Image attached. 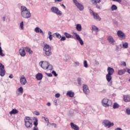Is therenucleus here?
Returning a JSON list of instances; mask_svg holds the SVG:
<instances>
[{
	"instance_id": "obj_1",
	"label": "nucleus",
	"mask_w": 130,
	"mask_h": 130,
	"mask_svg": "<svg viewBox=\"0 0 130 130\" xmlns=\"http://www.w3.org/2000/svg\"><path fill=\"white\" fill-rule=\"evenodd\" d=\"M73 34L74 35V37L70 35V34L68 32H64V35L66 38H74V39H76V40H78L81 45H84V42L83 41V40L80 37V36L77 34V32H73Z\"/></svg>"
},
{
	"instance_id": "obj_58",
	"label": "nucleus",
	"mask_w": 130,
	"mask_h": 130,
	"mask_svg": "<svg viewBox=\"0 0 130 130\" xmlns=\"http://www.w3.org/2000/svg\"><path fill=\"white\" fill-rule=\"evenodd\" d=\"M74 3L75 4V5H76V4H77L78 2V1H77V0H73Z\"/></svg>"
},
{
	"instance_id": "obj_17",
	"label": "nucleus",
	"mask_w": 130,
	"mask_h": 130,
	"mask_svg": "<svg viewBox=\"0 0 130 130\" xmlns=\"http://www.w3.org/2000/svg\"><path fill=\"white\" fill-rule=\"evenodd\" d=\"M75 5L76 6L77 8L79 9V11H83L84 10V6L79 3V2H77V3H76Z\"/></svg>"
},
{
	"instance_id": "obj_23",
	"label": "nucleus",
	"mask_w": 130,
	"mask_h": 130,
	"mask_svg": "<svg viewBox=\"0 0 130 130\" xmlns=\"http://www.w3.org/2000/svg\"><path fill=\"white\" fill-rule=\"evenodd\" d=\"M35 31L36 33H40V34H44L43 31L42 30V29H41V28L38 27H37L35 28Z\"/></svg>"
},
{
	"instance_id": "obj_24",
	"label": "nucleus",
	"mask_w": 130,
	"mask_h": 130,
	"mask_svg": "<svg viewBox=\"0 0 130 130\" xmlns=\"http://www.w3.org/2000/svg\"><path fill=\"white\" fill-rule=\"evenodd\" d=\"M67 96H69V97H71V98H73L74 96H75V93L72 91L71 90L68 91L67 93Z\"/></svg>"
},
{
	"instance_id": "obj_11",
	"label": "nucleus",
	"mask_w": 130,
	"mask_h": 130,
	"mask_svg": "<svg viewBox=\"0 0 130 130\" xmlns=\"http://www.w3.org/2000/svg\"><path fill=\"white\" fill-rule=\"evenodd\" d=\"M6 75V71L5 70V66L3 63H0V76L1 77L5 76Z\"/></svg>"
},
{
	"instance_id": "obj_32",
	"label": "nucleus",
	"mask_w": 130,
	"mask_h": 130,
	"mask_svg": "<svg viewBox=\"0 0 130 130\" xmlns=\"http://www.w3.org/2000/svg\"><path fill=\"white\" fill-rule=\"evenodd\" d=\"M111 9L112 11H116V10H117V6H116L115 5H113L111 6Z\"/></svg>"
},
{
	"instance_id": "obj_9",
	"label": "nucleus",
	"mask_w": 130,
	"mask_h": 130,
	"mask_svg": "<svg viewBox=\"0 0 130 130\" xmlns=\"http://www.w3.org/2000/svg\"><path fill=\"white\" fill-rule=\"evenodd\" d=\"M39 66H40L43 70H47L48 69V62L46 61H41L39 62Z\"/></svg>"
},
{
	"instance_id": "obj_61",
	"label": "nucleus",
	"mask_w": 130,
	"mask_h": 130,
	"mask_svg": "<svg viewBox=\"0 0 130 130\" xmlns=\"http://www.w3.org/2000/svg\"><path fill=\"white\" fill-rule=\"evenodd\" d=\"M55 2H62V0H54Z\"/></svg>"
},
{
	"instance_id": "obj_49",
	"label": "nucleus",
	"mask_w": 130,
	"mask_h": 130,
	"mask_svg": "<svg viewBox=\"0 0 130 130\" xmlns=\"http://www.w3.org/2000/svg\"><path fill=\"white\" fill-rule=\"evenodd\" d=\"M45 74L47 76H48V77H52V74L51 73H46Z\"/></svg>"
},
{
	"instance_id": "obj_50",
	"label": "nucleus",
	"mask_w": 130,
	"mask_h": 130,
	"mask_svg": "<svg viewBox=\"0 0 130 130\" xmlns=\"http://www.w3.org/2000/svg\"><path fill=\"white\" fill-rule=\"evenodd\" d=\"M53 102L54 105H55V106H57V100H55Z\"/></svg>"
},
{
	"instance_id": "obj_21",
	"label": "nucleus",
	"mask_w": 130,
	"mask_h": 130,
	"mask_svg": "<svg viewBox=\"0 0 130 130\" xmlns=\"http://www.w3.org/2000/svg\"><path fill=\"white\" fill-rule=\"evenodd\" d=\"M126 72V70L125 69L119 70L118 71V75H119V76H122V75H124V74H125Z\"/></svg>"
},
{
	"instance_id": "obj_56",
	"label": "nucleus",
	"mask_w": 130,
	"mask_h": 130,
	"mask_svg": "<svg viewBox=\"0 0 130 130\" xmlns=\"http://www.w3.org/2000/svg\"><path fill=\"white\" fill-rule=\"evenodd\" d=\"M122 66L124 67H126V63L125 62L123 61V63H122Z\"/></svg>"
},
{
	"instance_id": "obj_36",
	"label": "nucleus",
	"mask_w": 130,
	"mask_h": 130,
	"mask_svg": "<svg viewBox=\"0 0 130 130\" xmlns=\"http://www.w3.org/2000/svg\"><path fill=\"white\" fill-rule=\"evenodd\" d=\"M18 92H20L21 94H23V92H24V89H23L22 87H20L18 89Z\"/></svg>"
},
{
	"instance_id": "obj_14",
	"label": "nucleus",
	"mask_w": 130,
	"mask_h": 130,
	"mask_svg": "<svg viewBox=\"0 0 130 130\" xmlns=\"http://www.w3.org/2000/svg\"><path fill=\"white\" fill-rule=\"evenodd\" d=\"M20 82L21 85H26L27 83V79H26V77L24 76L20 77Z\"/></svg>"
},
{
	"instance_id": "obj_20",
	"label": "nucleus",
	"mask_w": 130,
	"mask_h": 130,
	"mask_svg": "<svg viewBox=\"0 0 130 130\" xmlns=\"http://www.w3.org/2000/svg\"><path fill=\"white\" fill-rule=\"evenodd\" d=\"M36 78L38 81H41L42 78H43V75L42 73H38L36 76Z\"/></svg>"
},
{
	"instance_id": "obj_39",
	"label": "nucleus",
	"mask_w": 130,
	"mask_h": 130,
	"mask_svg": "<svg viewBox=\"0 0 130 130\" xmlns=\"http://www.w3.org/2000/svg\"><path fill=\"white\" fill-rule=\"evenodd\" d=\"M48 69L50 70L51 71V70H53V67H52V65L49 64V63H48Z\"/></svg>"
},
{
	"instance_id": "obj_12",
	"label": "nucleus",
	"mask_w": 130,
	"mask_h": 130,
	"mask_svg": "<svg viewBox=\"0 0 130 130\" xmlns=\"http://www.w3.org/2000/svg\"><path fill=\"white\" fill-rule=\"evenodd\" d=\"M107 40L109 43L112 45H114V44L115 43V40H114V39H113L112 36H108Z\"/></svg>"
},
{
	"instance_id": "obj_57",
	"label": "nucleus",
	"mask_w": 130,
	"mask_h": 130,
	"mask_svg": "<svg viewBox=\"0 0 130 130\" xmlns=\"http://www.w3.org/2000/svg\"><path fill=\"white\" fill-rule=\"evenodd\" d=\"M48 34L49 36H52V33L51 32V31H48Z\"/></svg>"
},
{
	"instance_id": "obj_15",
	"label": "nucleus",
	"mask_w": 130,
	"mask_h": 130,
	"mask_svg": "<svg viewBox=\"0 0 130 130\" xmlns=\"http://www.w3.org/2000/svg\"><path fill=\"white\" fill-rule=\"evenodd\" d=\"M91 13L95 20H99V21H100L101 20V18H100V17H99V15H98L97 13H94L93 11H91Z\"/></svg>"
},
{
	"instance_id": "obj_44",
	"label": "nucleus",
	"mask_w": 130,
	"mask_h": 130,
	"mask_svg": "<svg viewBox=\"0 0 130 130\" xmlns=\"http://www.w3.org/2000/svg\"><path fill=\"white\" fill-rule=\"evenodd\" d=\"M42 118H44V120L47 122V123H49V120L48 119V118H46L45 117H42Z\"/></svg>"
},
{
	"instance_id": "obj_28",
	"label": "nucleus",
	"mask_w": 130,
	"mask_h": 130,
	"mask_svg": "<svg viewBox=\"0 0 130 130\" xmlns=\"http://www.w3.org/2000/svg\"><path fill=\"white\" fill-rule=\"evenodd\" d=\"M33 120H35V121L34 122V125H35L34 127H38L37 126L38 125V119L34 117L33 118Z\"/></svg>"
},
{
	"instance_id": "obj_37",
	"label": "nucleus",
	"mask_w": 130,
	"mask_h": 130,
	"mask_svg": "<svg viewBox=\"0 0 130 130\" xmlns=\"http://www.w3.org/2000/svg\"><path fill=\"white\" fill-rule=\"evenodd\" d=\"M20 27L21 30H24V22L22 21L20 23Z\"/></svg>"
},
{
	"instance_id": "obj_27",
	"label": "nucleus",
	"mask_w": 130,
	"mask_h": 130,
	"mask_svg": "<svg viewBox=\"0 0 130 130\" xmlns=\"http://www.w3.org/2000/svg\"><path fill=\"white\" fill-rule=\"evenodd\" d=\"M27 11H29V10H28L27 9V8H26V7L25 6H21V14H22V13H24L25 12H27Z\"/></svg>"
},
{
	"instance_id": "obj_41",
	"label": "nucleus",
	"mask_w": 130,
	"mask_h": 130,
	"mask_svg": "<svg viewBox=\"0 0 130 130\" xmlns=\"http://www.w3.org/2000/svg\"><path fill=\"white\" fill-rule=\"evenodd\" d=\"M84 67L85 68H88V63L87 62V60L84 61Z\"/></svg>"
},
{
	"instance_id": "obj_13",
	"label": "nucleus",
	"mask_w": 130,
	"mask_h": 130,
	"mask_svg": "<svg viewBox=\"0 0 130 130\" xmlns=\"http://www.w3.org/2000/svg\"><path fill=\"white\" fill-rule=\"evenodd\" d=\"M83 90L84 94H86V95H88V94L90 93V90H89V87H88V85L86 84H84L83 85Z\"/></svg>"
},
{
	"instance_id": "obj_62",
	"label": "nucleus",
	"mask_w": 130,
	"mask_h": 130,
	"mask_svg": "<svg viewBox=\"0 0 130 130\" xmlns=\"http://www.w3.org/2000/svg\"><path fill=\"white\" fill-rule=\"evenodd\" d=\"M127 73H128V74H130V69H127Z\"/></svg>"
},
{
	"instance_id": "obj_29",
	"label": "nucleus",
	"mask_w": 130,
	"mask_h": 130,
	"mask_svg": "<svg viewBox=\"0 0 130 130\" xmlns=\"http://www.w3.org/2000/svg\"><path fill=\"white\" fill-rule=\"evenodd\" d=\"M76 29L79 31H82V25L80 24H77L76 25Z\"/></svg>"
},
{
	"instance_id": "obj_38",
	"label": "nucleus",
	"mask_w": 130,
	"mask_h": 130,
	"mask_svg": "<svg viewBox=\"0 0 130 130\" xmlns=\"http://www.w3.org/2000/svg\"><path fill=\"white\" fill-rule=\"evenodd\" d=\"M77 82H78V84L79 86L82 85V83L81 82V78H78L77 79Z\"/></svg>"
},
{
	"instance_id": "obj_59",
	"label": "nucleus",
	"mask_w": 130,
	"mask_h": 130,
	"mask_svg": "<svg viewBox=\"0 0 130 130\" xmlns=\"http://www.w3.org/2000/svg\"><path fill=\"white\" fill-rule=\"evenodd\" d=\"M61 7H63L64 8V10H66V6H64V5L62 4V5H61Z\"/></svg>"
},
{
	"instance_id": "obj_22",
	"label": "nucleus",
	"mask_w": 130,
	"mask_h": 130,
	"mask_svg": "<svg viewBox=\"0 0 130 130\" xmlns=\"http://www.w3.org/2000/svg\"><path fill=\"white\" fill-rule=\"evenodd\" d=\"M9 113L10 115H13V114L16 115L17 113H19V111L16 109H13L11 111L9 112Z\"/></svg>"
},
{
	"instance_id": "obj_19",
	"label": "nucleus",
	"mask_w": 130,
	"mask_h": 130,
	"mask_svg": "<svg viewBox=\"0 0 130 130\" xmlns=\"http://www.w3.org/2000/svg\"><path fill=\"white\" fill-rule=\"evenodd\" d=\"M123 100L124 102H130V94L124 95Z\"/></svg>"
},
{
	"instance_id": "obj_51",
	"label": "nucleus",
	"mask_w": 130,
	"mask_h": 130,
	"mask_svg": "<svg viewBox=\"0 0 130 130\" xmlns=\"http://www.w3.org/2000/svg\"><path fill=\"white\" fill-rule=\"evenodd\" d=\"M34 113L36 115H40V113H39V112L36 111L34 112Z\"/></svg>"
},
{
	"instance_id": "obj_43",
	"label": "nucleus",
	"mask_w": 130,
	"mask_h": 130,
	"mask_svg": "<svg viewBox=\"0 0 130 130\" xmlns=\"http://www.w3.org/2000/svg\"><path fill=\"white\" fill-rule=\"evenodd\" d=\"M113 24H114V25H115L116 26H117V25H118V22H117L116 20H113Z\"/></svg>"
},
{
	"instance_id": "obj_10",
	"label": "nucleus",
	"mask_w": 130,
	"mask_h": 130,
	"mask_svg": "<svg viewBox=\"0 0 130 130\" xmlns=\"http://www.w3.org/2000/svg\"><path fill=\"white\" fill-rule=\"evenodd\" d=\"M21 15L24 19H29V18H31V13H30L29 10L21 13Z\"/></svg>"
},
{
	"instance_id": "obj_16",
	"label": "nucleus",
	"mask_w": 130,
	"mask_h": 130,
	"mask_svg": "<svg viewBox=\"0 0 130 130\" xmlns=\"http://www.w3.org/2000/svg\"><path fill=\"white\" fill-rule=\"evenodd\" d=\"M19 53L22 57H24V56L26 55V52L25 51V49H24L23 48L19 50Z\"/></svg>"
},
{
	"instance_id": "obj_60",
	"label": "nucleus",
	"mask_w": 130,
	"mask_h": 130,
	"mask_svg": "<svg viewBox=\"0 0 130 130\" xmlns=\"http://www.w3.org/2000/svg\"><path fill=\"white\" fill-rule=\"evenodd\" d=\"M115 130H122V129H121V128L118 127L117 128H115Z\"/></svg>"
},
{
	"instance_id": "obj_47",
	"label": "nucleus",
	"mask_w": 130,
	"mask_h": 130,
	"mask_svg": "<svg viewBox=\"0 0 130 130\" xmlns=\"http://www.w3.org/2000/svg\"><path fill=\"white\" fill-rule=\"evenodd\" d=\"M113 2H116L117 3H118L119 4H121V2H122V0H112Z\"/></svg>"
},
{
	"instance_id": "obj_52",
	"label": "nucleus",
	"mask_w": 130,
	"mask_h": 130,
	"mask_svg": "<svg viewBox=\"0 0 130 130\" xmlns=\"http://www.w3.org/2000/svg\"><path fill=\"white\" fill-rule=\"evenodd\" d=\"M75 67H79V64H80V63L79 62H75Z\"/></svg>"
},
{
	"instance_id": "obj_48",
	"label": "nucleus",
	"mask_w": 130,
	"mask_h": 130,
	"mask_svg": "<svg viewBox=\"0 0 130 130\" xmlns=\"http://www.w3.org/2000/svg\"><path fill=\"white\" fill-rule=\"evenodd\" d=\"M55 97H56V98H59V97H60V94L59 93H56L55 95Z\"/></svg>"
},
{
	"instance_id": "obj_53",
	"label": "nucleus",
	"mask_w": 130,
	"mask_h": 130,
	"mask_svg": "<svg viewBox=\"0 0 130 130\" xmlns=\"http://www.w3.org/2000/svg\"><path fill=\"white\" fill-rule=\"evenodd\" d=\"M52 36H53L52 35V36H49V39H50V41H51L52 40Z\"/></svg>"
},
{
	"instance_id": "obj_54",
	"label": "nucleus",
	"mask_w": 130,
	"mask_h": 130,
	"mask_svg": "<svg viewBox=\"0 0 130 130\" xmlns=\"http://www.w3.org/2000/svg\"><path fill=\"white\" fill-rule=\"evenodd\" d=\"M9 78L10 79H13V78H14V76L13 75V74H10L9 76Z\"/></svg>"
},
{
	"instance_id": "obj_5",
	"label": "nucleus",
	"mask_w": 130,
	"mask_h": 130,
	"mask_svg": "<svg viewBox=\"0 0 130 130\" xmlns=\"http://www.w3.org/2000/svg\"><path fill=\"white\" fill-rule=\"evenodd\" d=\"M102 103L105 107H109V106H111L112 102L108 99H104L102 101Z\"/></svg>"
},
{
	"instance_id": "obj_26",
	"label": "nucleus",
	"mask_w": 130,
	"mask_h": 130,
	"mask_svg": "<svg viewBox=\"0 0 130 130\" xmlns=\"http://www.w3.org/2000/svg\"><path fill=\"white\" fill-rule=\"evenodd\" d=\"M53 37H56L57 38H58V39H60L61 38V35L58 32H56L53 34Z\"/></svg>"
},
{
	"instance_id": "obj_40",
	"label": "nucleus",
	"mask_w": 130,
	"mask_h": 130,
	"mask_svg": "<svg viewBox=\"0 0 130 130\" xmlns=\"http://www.w3.org/2000/svg\"><path fill=\"white\" fill-rule=\"evenodd\" d=\"M126 113L127 115H130V109L127 108L126 109Z\"/></svg>"
},
{
	"instance_id": "obj_64",
	"label": "nucleus",
	"mask_w": 130,
	"mask_h": 130,
	"mask_svg": "<svg viewBox=\"0 0 130 130\" xmlns=\"http://www.w3.org/2000/svg\"><path fill=\"white\" fill-rule=\"evenodd\" d=\"M47 106H50V105H51V104H50V103H47Z\"/></svg>"
},
{
	"instance_id": "obj_63",
	"label": "nucleus",
	"mask_w": 130,
	"mask_h": 130,
	"mask_svg": "<svg viewBox=\"0 0 130 130\" xmlns=\"http://www.w3.org/2000/svg\"><path fill=\"white\" fill-rule=\"evenodd\" d=\"M102 92V93H106V89H104Z\"/></svg>"
},
{
	"instance_id": "obj_8",
	"label": "nucleus",
	"mask_w": 130,
	"mask_h": 130,
	"mask_svg": "<svg viewBox=\"0 0 130 130\" xmlns=\"http://www.w3.org/2000/svg\"><path fill=\"white\" fill-rule=\"evenodd\" d=\"M103 124L105 127H108V128H110L111 126H113V125H114V123H113V122L111 123L108 120H104L103 122Z\"/></svg>"
},
{
	"instance_id": "obj_30",
	"label": "nucleus",
	"mask_w": 130,
	"mask_h": 130,
	"mask_svg": "<svg viewBox=\"0 0 130 130\" xmlns=\"http://www.w3.org/2000/svg\"><path fill=\"white\" fill-rule=\"evenodd\" d=\"M92 3L93 5H96L98 4H100V3H101V0H92Z\"/></svg>"
},
{
	"instance_id": "obj_18",
	"label": "nucleus",
	"mask_w": 130,
	"mask_h": 130,
	"mask_svg": "<svg viewBox=\"0 0 130 130\" xmlns=\"http://www.w3.org/2000/svg\"><path fill=\"white\" fill-rule=\"evenodd\" d=\"M70 125L72 128L74 130H80V127H78V125H77L76 124L71 122L70 123Z\"/></svg>"
},
{
	"instance_id": "obj_35",
	"label": "nucleus",
	"mask_w": 130,
	"mask_h": 130,
	"mask_svg": "<svg viewBox=\"0 0 130 130\" xmlns=\"http://www.w3.org/2000/svg\"><path fill=\"white\" fill-rule=\"evenodd\" d=\"M122 46L123 48H127L128 47V43L127 42L123 43Z\"/></svg>"
},
{
	"instance_id": "obj_7",
	"label": "nucleus",
	"mask_w": 130,
	"mask_h": 130,
	"mask_svg": "<svg viewBox=\"0 0 130 130\" xmlns=\"http://www.w3.org/2000/svg\"><path fill=\"white\" fill-rule=\"evenodd\" d=\"M117 35L118 37L121 40H125V39L126 38V36L125 35V34H124L121 30H118L117 32Z\"/></svg>"
},
{
	"instance_id": "obj_46",
	"label": "nucleus",
	"mask_w": 130,
	"mask_h": 130,
	"mask_svg": "<svg viewBox=\"0 0 130 130\" xmlns=\"http://www.w3.org/2000/svg\"><path fill=\"white\" fill-rule=\"evenodd\" d=\"M95 5V7L96 9H98L99 10H101V7L99 6L98 4H94Z\"/></svg>"
},
{
	"instance_id": "obj_42",
	"label": "nucleus",
	"mask_w": 130,
	"mask_h": 130,
	"mask_svg": "<svg viewBox=\"0 0 130 130\" xmlns=\"http://www.w3.org/2000/svg\"><path fill=\"white\" fill-rule=\"evenodd\" d=\"M66 37H61V38H60V41H66Z\"/></svg>"
},
{
	"instance_id": "obj_6",
	"label": "nucleus",
	"mask_w": 130,
	"mask_h": 130,
	"mask_svg": "<svg viewBox=\"0 0 130 130\" xmlns=\"http://www.w3.org/2000/svg\"><path fill=\"white\" fill-rule=\"evenodd\" d=\"M50 11L53 14H56V15H58L59 16H61V15H62V12H61L60 10L58 9V8L56 7H52L51 8Z\"/></svg>"
},
{
	"instance_id": "obj_25",
	"label": "nucleus",
	"mask_w": 130,
	"mask_h": 130,
	"mask_svg": "<svg viewBox=\"0 0 130 130\" xmlns=\"http://www.w3.org/2000/svg\"><path fill=\"white\" fill-rule=\"evenodd\" d=\"M25 50L27 52V53H29V54H33V51L31 50V48L26 47L25 48Z\"/></svg>"
},
{
	"instance_id": "obj_4",
	"label": "nucleus",
	"mask_w": 130,
	"mask_h": 130,
	"mask_svg": "<svg viewBox=\"0 0 130 130\" xmlns=\"http://www.w3.org/2000/svg\"><path fill=\"white\" fill-rule=\"evenodd\" d=\"M32 123H33V121L32 120V119L30 118V117L26 116L24 118V123L27 128H30V127L32 125Z\"/></svg>"
},
{
	"instance_id": "obj_34",
	"label": "nucleus",
	"mask_w": 130,
	"mask_h": 130,
	"mask_svg": "<svg viewBox=\"0 0 130 130\" xmlns=\"http://www.w3.org/2000/svg\"><path fill=\"white\" fill-rule=\"evenodd\" d=\"M2 43H0V55L1 56H5V54L3 53V49H2Z\"/></svg>"
},
{
	"instance_id": "obj_31",
	"label": "nucleus",
	"mask_w": 130,
	"mask_h": 130,
	"mask_svg": "<svg viewBox=\"0 0 130 130\" xmlns=\"http://www.w3.org/2000/svg\"><path fill=\"white\" fill-rule=\"evenodd\" d=\"M119 105H118V104H117V103H115L113 105V108L114 109H116L117 108H119Z\"/></svg>"
},
{
	"instance_id": "obj_55",
	"label": "nucleus",
	"mask_w": 130,
	"mask_h": 130,
	"mask_svg": "<svg viewBox=\"0 0 130 130\" xmlns=\"http://www.w3.org/2000/svg\"><path fill=\"white\" fill-rule=\"evenodd\" d=\"M50 124H51V125H53L54 127H56V124L53 123H50Z\"/></svg>"
},
{
	"instance_id": "obj_3",
	"label": "nucleus",
	"mask_w": 130,
	"mask_h": 130,
	"mask_svg": "<svg viewBox=\"0 0 130 130\" xmlns=\"http://www.w3.org/2000/svg\"><path fill=\"white\" fill-rule=\"evenodd\" d=\"M43 49L44 53V56H50V55H52L51 47H50L49 45H44Z\"/></svg>"
},
{
	"instance_id": "obj_33",
	"label": "nucleus",
	"mask_w": 130,
	"mask_h": 130,
	"mask_svg": "<svg viewBox=\"0 0 130 130\" xmlns=\"http://www.w3.org/2000/svg\"><path fill=\"white\" fill-rule=\"evenodd\" d=\"M92 29L93 31H96V33H97V32H98V30H99V28H98V27H97L95 25L92 26Z\"/></svg>"
},
{
	"instance_id": "obj_45",
	"label": "nucleus",
	"mask_w": 130,
	"mask_h": 130,
	"mask_svg": "<svg viewBox=\"0 0 130 130\" xmlns=\"http://www.w3.org/2000/svg\"><path fill=\"white\" fill-rule=\"evenodd\" d=\"M52 74L54 76V77H57V74H56V72L54 71H53L52 72Z\"/></svg>"
},
{
	"instance_id": "obj_2",
	"label": "nucleus",
	"mask_w": 130,
	"mask_h": 130,
	"mask_svg": "<svg viewBox=\"0 0 130 130\" xmlns=\"http://www.w3.org/2000/svg\"><path fill=\"white\" fill-rule=\"evenodd\" d=\"M107 72L108 74L106 75V78L108 82H110L109 86H111V85H112V81H111V80H112V76H112L114 73V69L111 67H108L107 69Z\"/></svg>"
}]
</instances>
